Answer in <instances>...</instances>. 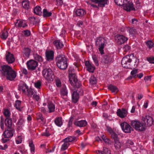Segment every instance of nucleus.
Returning a JSON list of instances; mask_svg holds the SVG:
<instances>
[{
    "instance_id": "obj_60",
    "label": "nucleus",
    "mask_w": 154,
    "mask_h": 154,
    "mask_svg": "<svg viewBox=\"0 0 154 154\" xmlns=\"http://www.w3.org/2000/svg\"><path fill=\"white\" fill-rule=\"evenodd\" d=\"M23 33L26 36H29L31 34L30 31L29 30H26L23 31Z\"/></svg>"
},
{
    "instance_id": "obj_25",
    "label": "nucleus",
    "mask_w": 154,
    "mask_h": 154,
    "mask_svg": "<svg viewBox=\"0 0 154 154\" xmlns=\"http://www.w3.org/2000/svg\"><path fill=\"white\" fill-rule=\"evenodd\" d=\"M79 98V95L77 92L74 91L72 94V101L74 103H76Z\"/></svg>"
},
{
    "instance_id": "obj_13",
    "label": "nucleus",
    "mask_w": 154,
    "mask_h": 154,
    "mask_svg": "<svg viewBox=\"0 0 154 154\" xmlns=\"http://www.w3.org/2000/svg\"><path fill=\"white\" fill-rule=\"evenodd\" d=\"M116 113L117 115L119 117L121 118H123L127 116L128 112L127 109L122 108L121 109H118Z\"/></svg>"
},
{
    "instance_id": "obj_12",
    "label": "nucleus",
    "mask_w": 154,
    "mask_h": 154,
    "mask_svg": "<svg viewBox=\"0 0 154 154\" xmlns=\"http://www.w3.org/2000/svg\"><path fill=\"white\" fill-rule=\"evenodd\" d=\"M30 89V88H29L28 86L25 83H23L20 84L19 85L18 89L20 91H22L23 94H26V93L27 94H28V90Z\"/></svg>"
},
{
    "instance_id": "obj_59",
    "label": "nucleus",
    "mask_w": 154,
    "mask_h": 154,
    "mask_svg": "<svg viewBox=\"0 0 154 154\" xmlns=\"http://www.w3.org/2000/svg\"><path fill=\"white\" fill-rule=\"evenodd\" d=\"M115 146L117 148H119L121 146V143L118 141H116L115 143Z\"/></svg>"
},
{
    "instance_id": "obj_34",
    "label": "nucleus",
    "mask_w": 154,
    "mask_h": 154,
    "mask_svg": "<svg viewBox=\"0 0 154 154\" xmlns=\"http://www.w3.org/2000/svg\"><path fill=\"white\" fill-rule=\"evenodd\" d=\"M106 130L109 133L112 134V136L113 138H115L117 137V134L114 132L112 129L110 127L107 126Z\"/></svg>"
},
{
    "instance_id": "obj_55",
    "label": "nucleus",
    "mask_w": 154,
    "mask_h": 154,
    "mask_svg": "<svg viewBox=\"0 0 154 154\" xmlns=\"http://www.w3.org/2000/svg\"><path fill=\"white\" fill-rule=\"evenodd\" d=\"M35 86L37 88H40L41 85V82L40 81H38L37 82L34 83Z\"/></svg>"
},
{
    "instance_id": "obj_35",
    "label": "nucleus",
    "mask_w": 154,
    "mask_h": 154,
    "mask_svg": "<svg viewBox=\"0 0 154 154\" xmlns=\"http://www.w3.org/2000/svg\"><path fill=\"white\" fill-rule=\"evenodd\" d=\"M29 4L28 1H24L22 2V5L23 8L28 10L29 8Z\"/></svg>"
},
{
    "instance_id": "obj_3",
    "label": "nucleus",
    "mask_w": 154,
    "mask_h": 154,
    "mask_svg": "<svg viewBox=\"0 0 154 154\" xmlns=\"http://www.w3.org/2000/svg\"><path fill=\"white\" fill-rule=\"evenodd\" d=\"M42 72L43 76L47 80L52 81L54 78V72L50 68L44 69Z\"/></svg>"
},
{
    "instance_id": "obj_2",
    "label": "nucleus",
    "mask_w": 154,
    "mask_h": 154,
    "mask_svg": "<svg viewBox=\"0 0 154 154\" xmlns=\"http://www.w3.org/2000/svg\"><path fill=\"white\" fill-rule=\"evenodd\" d=\"M57 66L61 69H65L67 66V60L64 55H59L56 58Z\"/></svg>"
},
{
    "instance_id": "obj_10",
    "label": "nucleus",
    "mask_w": 154,
    "mask_h": 154,
    "mask_svg": "<svg viewBox=\"0 0 154 154\" xmlns=\"http://www.w3.org/2000/svg\"><path fill=\"white\" fill-rule=\"evenodd\" d=\"M26 65L28 69L33 70L38 66V63L34 60H31L27 62Z\"/></svg>"
},
{
    "instance_id": "obj_51",
    "label": "nucleus",
    "mask_w": 154,
    "mask_h": 154,
    "mask_svg": "<svg viewBox=\"0 0 154 154\" xmlns=\"http://www.w3.org/2000/svg\"><path fill=\"white\" fill-rule=\"evenodd\" d=\"M17 23H18V26L19 27H22L23 23V20H17V22L15 23V26H16V24Z\"/></svg>"
},
{
    "instance_id": "obj_33",
    "label": "nucleus",
    "mask_w": 154,
    "mask_h": 154,
    "mask_svg": "<svg viewBox=\"0 0 154 154\" xmlns=\"http://www.w3.org/2000/svg\"><path fill=\"white\" fill-rule=\"evenodd\" d=\"M43 16L44 17H50L51 16L52 13L49 12L46 9H44L43 12Z\"/></svg>"
},
{
    "instance_id": "obj_23",
    "label": "nucleus",
    "mask_w": 154,
    "mask_h": 154,
    "mask_svg": "<svg viewBox=\"0 0 154 154\" xmlns=\"http://www.w3.org/2000/svg\"><path fill=\"white\" fill-rule=\"evenodd\" d=\"M75 13L77 16L82 17L86 14V12L83 9H78L76 10Z\"/></svg>"
},
{
    "instance_id": "obj_5",
    "label": "nucleus",
    "mask_w": 154,
    "mask_h": 154,
    "mask_svg": "<svg viewBox=\"0 0 154 154\" xmlns=\"http://www.w3.org/2000/svg\"><path fill=\"white\" fill-rule=\"evenodd\" d=\"M74 69L72 68H70L69 70V81L70 83L73 86H75L77 81L75 75L73 73Z\"/></svg>"
},
{
    "instance_id": "obj_57",
    "label": "nucleus",
    "mask_w": 154,
    "mask_h": 154,
    "mask_svg": "<svg viewBox=\"0 0 154 154\" xmlns=\"http://www.w3.org/2000/svg\"><path fill=\"white\" fill-rule=\"evenodd\" d=\"M92 58L96 65L98 66L99 63L96 56L95 55H93L92 56Z\"/></svg>"
},
{
    "instance_id": "obj_46",
    "label": "nucleus",
    "mask_w": 154,
    "mask_h": 154,
    "mask_svg": "<svg viewBox=\"0 0 154 154\" xmlns=\"http://www.w3.org/2000/svg\"><path fill=\"white\" fill-rule=\"evenodd\" d=\"M23 137L21 135L18 136L16 139V143L17 144L21 143L23 140Z\"/></svg>"
},
{
    "instance_id": "obj_19",
    "label": "nucleus",
    "mask_w": 154,
    "mask_h": 154,
    "mask_svg": "<svg viewBox=\"0 0 154 154\" xmlns=\"http://www.w3.org/2000/svg\"><path fill=\"white\" fill-rule=\"evenodd\" d=\"M74 124L76 126L80 127H82L86 126L87 125V122L85 120H75Z\"/></svg>"
},
{
    "instance_id": "obj_30",
    "label": "nucleus",
    "mask_w": 154,
    "mask_h": 154,
    "mask_svg": "<svg viewBox=\"0 0 154 154\" xmlns=\"http://www.w3.org/2000/svg\"><path fill=\"white\" fill-rule=\"evenodd\" d=\"M41 8L39 6H37L34 9V13L37 15H41L42 14Z\"/></svg>"
},
{
    "instance_id": "obj_6",
    "label": "nucleus",
    "mask_w": 154,
    "mask_h": 154,
    "mask_svg": "<svg viewBox=\"0 0 154 154\" xmlns=\"http://www.w3.org/2000/svg\"><path fill=\"white\" fill-rule=\"evenodd\" d=\"M131 124L137 130L143 131L145 130L144 126L138 121H132Z\"/></svg>"
},
{
    "instance_id": "obj_38",
    "label": "nucleus",
    "mask_w": 154,
    "mask_h": 154,
    "mask_svg": "<svg viewBox=\"0 0 154 154\" xmlns=\"http://www.w3.org/2000/svg\"><path fill=\"white\" fill-rule=\"evenodd\" d=\"M21 101L20 100H17L15 102V106L17 109L19 110H21Z\"/></svg>"
},
{
    "instance_id": "obj_28",
    "label": "nucleus",
    "mask_w": 154,
    "mask_h": 154,
    "mask_svg": "<svg viewBox=\"0 0 154 154\" xmlns=\"http://www.w3.org/2000/svg\"><path fill=\"white\" fill-rule=\"evenodd\" d=\"M29 144L30 147L31 152L32 154H34L35 152V146L32 140H30L29 141Z\"/></svg>"
},
{
    "instance_id": "obj_14",
    "label": "nucleus",
    "mask_w": 154,
    "mask_h": 154,
    "mask_svg": "<svg viewBox=\"0 0 154 154\" xmlns=\"http://www.w3.org/2000/svg\"><path fill=\"white\" fill-rule=\"evenodd\" d=\"M142 120L144 122L145 125L147 126H150L153 124V119L149 116H146L142 118Z\"/></svg>"
},
{
    "instance_id": "obj_15",
    "label": "nucleus",
    "mask_w": 154,
    "mask_h": 154,
    "mask_svg": "<svg viewBox=\"0 0 154 154\" xmlns=\"http://www.w3.org/2000/svg\"><path fill=\"white\" fill-rule=\"evenodd\" d=\"M7 128L4 131L3 135L4 137L6 138H9L12 137L15 132V130L14 129L11 130H8Z\"/></svg>"
},
{
    "instance_id": "obj_62",
    "label": "nucleus",
    "mask_w": 154,
    "mask_h": 154,
    "mask_svg": "<svg viewBox=\"0 0 154 154\" xmlns=\"http://www.w3.org/2000/svg\"><path fill=\"white\" fill-rule=\"evenodd\" d=\"M130 47L129 46L127 45L124 46L123 48V49L125 52H126L130 50Z\"/></svg>"
},
{
    "instance_id": "obj_56",
    "label": "nucleus",
    "mask_w": 154,
    "mask_h": 154,
    "mask_svg": "<svg viewBox=\"0 0 154 154\" xmlns=\"http://www.w3.org/2000/svg\"><path fill=\"white\" fill-rule=\"evenodd\" d=\"M55 83L56 86L58 87H60L62 86L61 81L60 79H56Z\"/></svg>"
},
{
    "instance_id": "obj_43",
    "label": "nucleus",
    "mask_w": 154,
    "mask_h": 154,
    "mask_svg": "<svg viewBox=\"0 0 154 154\" xmlns=\"http://www.w3.org/2000/svg\"><path fill=\"white\" fill-rule=\"evenodd\" d=\"M4 122V117L2 116H1L0 117V126L2 130V131L4 130L5 129Z\"/></svg>"
},
{
    "instance_id": "obj_53",
    "label": "nucleus",
    "mask_w": 154,
    "mask_h": 154,
    "mask_svg": "<svg viewBox=\"0 0 154 154\" xmlns=\"http://www.w3.org/2000/svg\"><path fill=\"white\" fill-rule=\"evenodd\" d=\"M114 36L115 38H127L124 35H121L120 34L116 35V34H114Z\"/></svg>"
},
{
    "instance_id": "obj_63",
    "label": "nucleus",
    "mask_w": 154,
    "mask_h": 154,
    "mask_svg": "<svg viewBox=\"0 0 154 154\" xmlns=\"http://www.w3.org/2000/svg\"><path fill=\"white\" fill-rule=\"evenodd\" d=\"M55 146H54L52 149H46L45 151V152L46 153L49 152H53L54 151Z\"/></svg>"
},
{
    "instance_id": "obj_18",
    "label": "nucleus",
    "mask_w": 154,
    "mask_h": 154,
    "mask_svg": "<svg viewBox=\"0 0 154 154\" xmlns=\"http://www.w3.org/2000/svg\"><path fill=\"white\" fill-rule=\"evenodd\" d=\"M85 64L87 70L90 72H94L95 67L92 63H91L89 61H87L85 62Z\"/></svg>"
},
{
    "instance_id": "obj_52",
    "label": "nucleus",
    "mask_w": 154,
    "mask_h": 154,
    "mask_svg": "<svg viewBox=\"0 0 154 154\" xmlns=\"http://www.w3.org/2000/svg\"><path fill=\"white\" fill-rule=\"evenodd\" d=\"M37 119L38 121L41 120L39 121V122L43 121L44 118L42 116V115L40 113L37 114Z\"/></svg>"
},
{
    "instance_id": "obj_37",
    "label": "nucleus",
    "mask_w": 154,
    "mask_h": 154,
    "mask_svg": "<svg viewBox=\"0 0 154 154\" xmlns=\"http://www.w3.org/2000/svg\"><path fill=\"white\" fill-rule=\"evenodd\" d=\"M49 112L51 113L54 112L55 110V107L54 105L52 103L49 104L48 106Z\"/></svg>"
},
{
    "instance_id": "obj_49",
    "label": "nucleus",
    "mask_w": 154,
    "mask_h": 154,
    "mask_svg": "<svg viewBox=\"0 0 154 154\" xmlns=\"http://www.w3.org/2000/svg\"><path fill=\"white\" fill-rule=\"evenodd\" d=\"M126 39H116V42H117L118 45H121L123 44ZM127 40L128 39H126Z\"/></svg>"
},
{
    "instance_id": "obj_1",
    "label": "nucleus",
    "mask_w": 154,
    "mask_h": 154,
    "mask_svg": "<svg viewBox=\"0 0 154 154\" xmlns=\"http://www.w3.org/2000/svg\"><path fill=\"white\" fill-rule=\"evenodd\" d=\"M17 73L12 68L8 65H3L0 67V75L3 77H6L7 79L13 80L17 76Z\"/></svg>"
},
{
    "instance_id": "obj_32",
    "label": "nucleus",
    "mask_w": 154,
    "mask_h": 154,
    "mask_svg": "<svg viewBox=\"0 0 154 154\" xmlns=\"http://www.w3.org/2000/svg\"><path fill=\"white\" fill-rule=\"evenodd\" d=\"M60 93L63 96L66 95L67 94V91L66 87L64 85H63L60 90Z\"/></svg>"
},
{
    "instance_id": "obj_41",
    "label": "nucleus",
    "mask_w": 154,
    "mask_h": 154,
    "mask_svg": "<svg viewBox=\"0 0 154 154\" xmlns=\"http://www.w3.org/2000/svg\"><path fill=\"white\" fill-rule=\"evenodd\" d=\"M8 35V33L7 31L4 30L2 31V34L1 35V38H6Z\"/></svg>"
},
{
    "instance_id": "obj_24",
    "label": "nucleus",
    "mask_w": 154,
    "mask_h": 154,
    "mask_svg": "<svg viewBox=\"0 0 154 154\" xmlns=\"http://www.w3.org/2000/svg\"><path fill=\"white\" fill-rule=\"evenodd\" d=\"M54 45L57 49H60L63 46V45L60 40H56L53 42Z\"/></svg>"
},
{
    "instance_id": "obj_36",
    "label": "nucleus",
    "mask_w": 154,
    "mask_h": 154,
    "mask_svg": "<svg viewBox=\"0 0 154 154\" xmlns=\"http://www.w3.org/2000/svg\"><path fill=\"white\" fill-rule=\"evenodd\" d=\"M115 3L119 6H123L125 3L127 2V0H114Z\"/></svg>"
},
{
    "instance_id": "obj_26",
    "label": "nucleus",
    "mask_w": 154,
    "mask_h": 154,
    "mask_svg": "<svg viewBox=\"0 0 154 154\" xmlns=\"http://www.w3.org/2000/svg\"><path fill=\"white\" fill-rule=\"evenodd\" d=\"M108 88L110 90L112 93H117L119 91L118 88L116 86L110 84L108 86Z\"/></svg>"
},
{
    "instance_id": "obj_8",
    "label": "nucleus",
    "mask_w": 154,
    "mask_h": 154,
    "mask_svg": "<svg viewBox=\"0 0 154 154\" xmlns=\"http://www.w3.org/2000/svg\"><path fill=\"white\" fill-rule=\"evenodd\" d=\"M113 56L110 54H107L103 56L102 62L104 64H109L113 61Z\"/></svg>"
},
{
    "instance_id": "obj_11",
    "label": "nucleus",
    "mask_w": 154,
    "mask_h": 154,
    "mask_svg": "<svg viewBox=\"0 0 154 154\" xmlns=\"http://www.w3.org/2000/svg\"><path fill=\"white\" fill-rule=\"evenodd\" d=\"M27 95L28 97H32L33 100L38 101L39 99V96L37 94V93L32 89L28 90V94Z\"/></svg>"
},
{
    "instance_id": "obj_22",
    "label": "nucleus",
    "mask_w": 154,
    "mask_h": 154,
    "mask_svg": "<svg viewBox=\"0 0 154 154\" xmlns=\"http://www.w3.org/2000/svg\"><path fill=\"white\" fill-rule=\"evenodd\" d=\"M5 125L7 128L10 129L12 127V122L11 118H6L5 120Z\"/></svg>"
},
{
    "instance_id": "obj_45",
    "label": "nucleus",
    "mask_w": 154,
    "mask_h": 154,
    "mask_svg": "<svg viewBox=\"0 0 154 154\" xmlns=\"http://www.w3.org/2000/svg\"><path fill=\"white\" fill-rule=\"evenodd\" d=\"M134 143L131 140H126L125 145L126 147H129L133 145Z\"/></svg>"
},
{
    "instance_id": "obj_39",
    "label": "nucleus",
    "mask_w": 154,
    "mask_h": 154,
    "mask_svg": "<svg viewBox=\"0 0 154 154\" xmlns=\"http://www.w3.org/2000/svg\"><path fill=\"white\" fill-rule=\"evenodd\" d=\"M64 142L62 145L61 150H64L67 149L69 145V143L66 141H64Z\"/></svg>"
},
{
    "instance_id": "obj_7",
    "label": "nucleus",
    "mask_w": 154,
    "mask_h": 154,
    "mask_svg": "<svg viewBox=\"0 0 154 154\" xmlns=\"http://www.w3.org/2000/svg\"><path fill=\"white\" fill-rule=\"evenodd\" d=\"M106 40L105 39H97L96 44L97 45H99V51L101 54H104L103 49L104 46L106 44Z\"/></svg>"
},
{
    "instance_id": "obj_4",
    "label": "nucleus",
    "mask_w": 154,
    "mask_h": 154,
    "mask_svg": "<svg viewBox=\"0 0 154 154\" xmlns=\"http://www.w3.org/2000/svg\"><path fill=\"white\" fill-rule=\"evenodd\" d=\"M131 55H126L124 57L121 61L122 66L124 68L130 69L131 68L130 63L132 60L130 58Z\"/></svg>"
},
{
    "instance_id": "obj_64",
    "label": "nucleus",
    "mask_w": 154,
    "mask_h": 154,
    "mask_svg": "<svg viewBox=\"0 0 154 154\" xmlns=\"http://www.w3.org/2000/svg\"><path fill=\"white\" fill-rule=\"evenodd\" d=\"M8 148V145L5 144L4 145V146L2 145H0V149L2 150H5Z\"/></svg>"
},
{
    "instance_id": "obj_31",
    "label": "nucleus",
    "mask_w": 154,
    "mask_h": 154,
    "mask_svg": "<svg viewBox=\"0 0 154 154\" xmlns=\"http://www.w3.org/2000/svg\"><path fill=\"white\" fill-rule=\"evenodd\" d=\"M3 113L6 118H10L11 115V113L9 110L7 109H3Z\"/></svg>"
},
{
    "instance_id": "obj_21",
    "label": "nucleus",
    "mask_w": 154,
    "mask_h": 154,
    "mask_svg": "<svg viewBox=\"0 0 154 154\" xmlns=\"http://www.w3.org/2000/svg\"><path fill=\"white\" fill-rule=\"evenodd\" d=\"M45 55L47 60H52L54 58V52L52 51H47Z\"/></svg>"
},
{
    "instance_id": "obj_29",
    "label": "nucleus",
    "mask_w": 154,
    "mask_h": 154,
    "mask_svg": "<svg viewBox=\"0 0 154 154\" xmlns=\"http://www.w3.org/2000/svg\"><path fill=\"white\" fill-rule=\"evenodd\" d=\"M54 123L57 126L59 127L61 126L63 124L62 118L61 117L56 118L54 120Z\"/></svg>"
},
{
    "instance_id": "obj_44",
    "label": "nucleus",
    "mask_w": 154,
    "mask_h": 154,
    "mask_svg": "<svg viewBox=\"0 0 154 154\" xmlns=\"http://www.w3.org/2000/svg\"><path fill=\"white\" fill-rule=\"evenodd\" d=\"M75 139L76 137L74 136H70L65 138L64 140L69 143V142H72L75 140Z\"/></svg>"
},
{
    "instance_id": "obj_17",
    "label": "nucleus",
    "mask_w": 154,
    "mask_h": 154,
    "mask_svg": "<svg viewBox=\"0 0 154 154\" xmlns=\"http://www.w3.org/2000/svg\"><path fill=\"white\" fill-rule=\"evenodd\" d=\"M6 59L7 61L9 63H12L15 61V58L13 55L9 52L6 53Z\"/></svg>"
},
{
    "instance_id": "obj_20",
    "label": "nucleus",
    "mask_w": 154,
    "mask_h": 154,
    "mask_svg": "<svg viewBox=\"0 0 154 154\" xmlns=\"http://www.w3.org/2000/svg\"><path fill=\"white\" fill-rule=\"evenodd\" d=\"M92 2L98 3V6L103 8L105 6L106 4H107L108 0H91Z\"/></svg>"
},
{
    "instance_id": "obj_50",
    "label": "nucleus",
    "mask_w": 154,
    "mask_h": 154,
    "mask_svg": "<svg viewBox=\"0 0 154 154\" xmlns=\"http://www.w3.org/2000/svg\"><path fill=\"white\" fill-rule=\"evenodd\" d=\"M146 44L147 46L149 48H151L153 47L154 43H153L150 40H149L146 42Z\"/></svg>"
},
{
    "instance_id": "obj_54",
    "label": "nucleus",
    "mask_w": 154,
    "mask_h": 154,
    "mask_svg": "<svg viewBox=\"0 0 154 154\" xmlns=\"http://www.w3.org/2000/svg\"><path fill=\"white\" fill-rule=\"evenodd\" d=\"M30 50L28 48H26L25 49L24 54L27 57H29L30 53Z\"/></svg>"
},
{
    "instance_id": "obj_42",
    "label": "nucleus",
    "mask_w": 154,
    "mask_h": 154,
    "mask_svg": "<svg viewBox=\"0 0 154 154\" xmlns=\"http://www.w3.org/2000/svg\"><path fill=\"white\" fill-rule=\"evenodd\" d=\"M34 58L37 60L39 61H42L43 60L42 57L38 54H33Z\"/></svg>"
},
{
    "instance_id": "obj_16",
    "label": "nucleus",
    "mask_w": 154,
    "mask_h": 154,
    "mask_svg": "<svg viewBox=\"0 0 154 154\" xmlns=\"http://www.w3.org/2000/svg\"><path fill=\"white\" fill-rule=\"evenodd\" d=\"M123 6L124 9L128 11L135 10V8L133 7V4L131 2L129 3L127 1V2L125 3Z\"/></svg>"
},
{
    "instance_id": "obj_27",
    "label": "nucleus",
    "mask_w": 154,
    "mask_h": 154,
    "mask_svg": "<svg viewBox=\"0 0 154 154\" xmlns=\"http://www.w3.org/2000/svg\"><path fill=\"white\" fill-rule=\"evenodd\" d=\"M97 154H111L110 151L108 149L103 147L102 151L98 150Z\"/></svg>"
},
{
    "instance_id": "obj_40",
    "label": "nucleus",
    "mask_w": 154,
    "mask_h": 154,
    "mask_svg": "<svg viewBox=\"0 0 154 154\" xmlns=\"http://www.w3.org/2000/svg\"><path fill=\"white\" fill-rule=\"evenodd\" d=\"M138 73V69H135L133 70L131 72V74L132 75L131 79L132 78H135L136 77L137 75V74Z\"/></svg>"
},
{
    "instance_id": "obj_47",
    "label": "nucleus",
    "mask_w": 154,
    "mask_h": 154,
    "mask_svg": "<svg viewBox=\"0 0 154 154\" xmlns=\"http://www.w3.org/2000/svg\"><path fill=\"white\" fill-rule=\"evenodd\" d=\"M90 82L91 85H94L96 83V79L94 76H92L90 79Z\"/></svg>"
},
{
    "instance_id": "obj_9",
    "label": "nucleus",
    "mask_w": 154,
    "mask_h": 154,
    "mask_svg": "<svg viewBox=\"0 0 154 154\" xmlns=\"http://www.w3.org/2000/svg\"><path fill=\"white\" fill-rule=\"evenodd\" d=\"M120 126L123 131L126 133H130L133 129L127 123L124 122L120 124Z\"/></svg>"
},
{
    "instance_id": "obj_48",
    "label": "nucleus",
    "mask_w": 154,
    "mask_h": 154,
    "mask_svg": "<svg viewBox=\"0 0 154 154\" xmlns=\"http://www.w3.org/2000/svg\"><path fill=\"white\" fill-rule=\"evenodd\" d=\"M130 34L133 36L136 34L137 33L136 30L134 28H131L129 30Z\"/></svg>"
},
{
    "instance_id": "obj_61",
    "label": "nucleus",
    "mask_w": 154,
    "mask_h": 154,
    "mask_svg": "<svg viewBox=\"0 0 154 154\" xmlns=\"http://www.w3.org/2000/svg\"><path fill=\"white\" fill-rule=\"evenodd\" d=\"M56 5H61L63 4V1L62 0H55Z\"/></svg>"
},
{
    "instance_id": "obj_58",
    "label": "nucleus",
    "mask_w": 154,
    "mask_h": 154,
    "mask_svg": "<svg viewBox=\"0 0 154 154\" xmlns=\"http://www.w3.org/2000/svg\"><path fill=\"white\" fill-rule=\"evenodd\" d=\"M147 60L150 63H154V57L153 56L147 57Z\"/></svg>"
}]
</instances>
